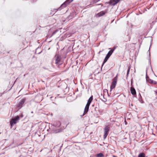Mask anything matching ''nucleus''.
<instances>
[{"instance_id":"1","label":"nucleus","mask_w":157,"mask_h":157,"mask_svg":"<svg viewBox=\"0 0 157 157\" xmlns=\"http://www.w3.org/2000/svg\"><path fill=\"white\" fill-rule=\"evenodd\" d=\"M93 100V96H91L90 97V98H89L87 103L86 106V107H85L84 111V113H83V115H84L87 112H88L89 109V107L90 105V103H91L92 100Z\"/></svg>"},{"instance_id":"2","label":"nucleus","mask_w":157,"mask_h":157,"mask_svg":"<svg viewBox=\"0 0 157 157\" xmlns=\"http://www.w3.org/2000/svg\"><path fill=\"white\" fill-rule=\"evenodd\" d=\"M54 59L55 61V63L57 65H59L60 64L61 60V56L59 55H56L54 57Z\"/></svg>"},{"instance_id":"3","label":"nucleus","mask_w":157,"mask_h":157,"mask_svg":"<svg viewBox=\"0 0 157 157\" xmlns=\"http://www.w3.org/2000/svg\"><path fill=\"white\" fill-rule=\"evenodd\" d=\"M20 119V117L19 116H17L13 118L10 121V124L12 126L13 125L17 123V121Z\"/></svg>"},{"instance_id":"4","label":"nucleus","mask_w":157,"mask_h":157,"mask_svg":"<svg viewBox=\"0 0 157 157\" xmlns=\"http://www.w3.org/2000/svg\"><path fill=\"white\" fill-rule=\"evenodd\" d=\"M109 128V127L108 126L106 125L105 126L104 128V139L106 138L108 134Z\"/></svg>"},{"instance_id":"5","label":"nucleus","mask_w":157,"mask_h":157,"mask_svg":"<svg viewBox=\"0 0 157 157\" xmlns=\"http://www.w3.org/2000/svg\"><path fill=\"white\" fill-rule=\"evenodd\" d=\"M49 128L52 130L54 132L57 133L58 132V129H57V127L54 124H50L49 125Z\"/></svg>"},{"instance_id":"6","label":"nucleus","mask_w":157,"mask_h":157,"mask_svg":"<svg viewBox=\"0 0 157 157\" xmlns=\"http://www.w3.org/2000/svg\"><path fill=\"white\" fill-rule=\"evenodd\" d=\"M73 0H72L71 1H69L68 0H67L64 3H63L61 6V7L58 8L59 10H60V8H63L66 7V6L70 3L72 2Z\"/></svg>"},{"instance_id":"7","label":"nucleus","mask_w":157,"mask_h":157,"mask_svg":"<svg viewBox=\"0 0 157 157\" xmlns=\"http://www.w3.org/2000/svg\"><path fill=\"white\" fill-rule=\"evenodd\" d=\"M112 54H111L110 52H108V54L106 55V56L104 60L103 63L102 65V67L103 66V65L107 61L108 59L110 57V56H111V55Z\"/></svg>"},{"instance_id":"8","label":"nucleus","mask_w":157,"mask_h":157,"mask_svg":"<svg viewBox=\"0 0 157 157\" xmlns=\"http://www.w3.org/2000/svg\"><path fill=\"white\" fill-rule=\"evenodd\" d=\"M117 83L116 79L115 80H113V82H112L111 85L110 86V90L111 91L112 90L114 89L116 86Z\"/></svg>"},{"instance_id":"9","label":"nucleus","mask_w":157,"mask_h":157,"mask_svg":"<svg viewBox=\"0 0 157 157\" xmlns=\"http://www.w3.org/2000/svg\"><path fill=\"white\" fill-rule=\"evenodd\" d=\"M25 99L24 98L22 99L18 103V104H17V106L18 107H20V108H21L24 102H25Z\"/></svg>"},{"instance_id":"10","label":"nucleus","mask_w":157,"mask_h":157,"mask_svg":"<svg viewBox=\"0 0 157 157\" xmlns=\"http://www.w3.org/2000/svg\"><path fill=\"white\" fill-rule=\"evenodd\" d=\"M121 0H111L110 1V4L113 6Z\"/></svg>"},{"instance_id":"11","label":"nucleus","mask_w":157,"mask_h":157,"mask_svg":"<svg viewBox=\"0 0 157 157\" xmlns=\"http://www.w3.org/2000/svg\"><path fill=\"white\" fill-rule=\"evenodd\" d=\"M106 12L105 11H102L98 13V15L99 17H101L105 14Z\"/></svg>"},{"instance_id":"12","label":"nucleus","mask_w":157,"mask_h":157,"mask_svg":"<svg viewBox=\"0 0 157 157\" xmlns=\"http://www.w3.org/2000/svg\"><path fill=\"white\" fill-rule=\"evenodd\" d=\"M131 92L132 94L133 95H135L136 94V91L135 89L133 88H131Z\"/></svg>"},{"instance_id":"13","label":"nucleus","mask_w":157,"mask_h":157,"mask_svg":"<svg viewBox=\"0 0 157 157\" xmlns=\"http://www.w3.org/2000/svg\"><path fill=\"white\" fill-rule=\"evenodd\" d=\"M149 82L151 83L154 84H156L157 83V82L155 81H154L152 79H150L149 81Z\"/></svg>"},{"instance_id":"14","label":"nucleus","mask_w":157,"mask_h":157,"mask_svg":"<svg viewBox=\"0 0 157 157\" xmlns=\"http://www.w3.org/2000/svg\"><path fill=\"white\" fill-rule=\"evenodd\" d=\"M54 124L55 125V126H56L58 128L60 126L61 123L60 122L58 121L56 122Z\"/></svg>"},{"instance_id":"15","label":"nucleus","mask_w":157,"mask_h":157,"mask_svg":"<svg viewBox=\"0 0 157 157\" xmlns=\"http://www.w3.org/2000/svg\"><path fill=\"white\" fill-rule=\"evenodd\" d=\"M97 157H103L104 155L102 153H100L97 154L96 155Z\"/></svg>"},{"instance_id":"16","label":"nucleus","mask_w":157,"mask_h":157,"mask_svg":"<svg viewBox=\"0 0 157 157\" xmlns=\"http://www.w3.org/2000/svg\"><path fill=\"white\" fill-rule=\"evenodd\" d=\"M138 157H145V154L143 153H140Z\"/></svg>"},{"instance_id":"17","label":"nucleus","mask_w":157,"mask_h":157,"mask_svg":"<svg viewBox=\"0 0 157 157\" xmlns=\"http://www.w3.org/2000/svg\"><path fill=\"white\" fill-rule=\"evenodd\" d=\"M115 49H116V48L114 47L109 52H110L111 54H112L113 52L115 50Z\"/></svg>"},{"instance_id":"18","label":"nucleus","mask_w":157,"mask_h":157,"mask_svg":"<svg viewBox=\"0 0 157 157\" xmlns=\"http://www.w3.org/2000/svg\"><path fill=\"white\" fill-rule=\"evenodd\" d=\"M117 75H117L113 79V80H115V79L116 80V81H117Z\"/></svg>"},{"instance_id":"19","label":"nucleus","mask_w":157,"mask_h":157,"mask_svg":"<svg viewBox=\"0 0 157 157\" xmlns=\"http://www.w3.org/2000/svg\"><path fill=\"white\" fill-rule=\"evenodd\" d=\"M130 68L129 67L128 68V71H127V76H128V75L129 74V72L130 71Z\"/></svg>"},{"instance_id":"20","label":"nucleus","mask_w":157,"mask_h":157,"mask_svg":"<svg viewBox=\"0 0 157 157\" xmlns=\"http://www.w3.org/2000/svg\"><path fill=\"white\" fill-rule=\"evenodd\" d=\"M155 92L156 94L157 95V90L155 91Z\"/></svg>"},{"instance_id":"21","label":"nucleus","mask_w":157,"mask_h":157,"mask_svg":"<svg viewBox=\"0 0 157 157\" xmlns=\"http://www.w3.org/2000/svg\"><path fill=\"white\" fill-rule=\"evenodd\" d=\"M149 56H150V52L149 51Z\"/></svg>"},{"instance_id":"22","label":"nucleus","mask_w":157,"mask_h":157,"mask_svg":"<svg viewBox=\"0 0 157 157\" xmlns=\"http://www.w3.org/2000/svg\"><path fill=\"white\" fill-rule=\"evenodd\" d=\"M31 113H33V112H31Z\"/></svg>"},{"instance_id":"23","label":"nucleus","mask_w":157,"mask_h":157,"mask_svg":"<svg viewBox=\"0 0 157 157\" xmlns=\"http://www.w3.org/2000/svg\"><path fill=\"white\" fill-rule=\"evenodd\" d=\"M149 50H150V49H149ZM148 51H150L149 50Z\"/></svg>"},{"instance_id":"24","label":"nucleus","mask_w":157,"mask_h":157,"mask_svg":"<svg viewBox=\"0 0 157 157\" xmlns=\"http://www.w3.org/2000/svg\"><path fill=\"white\" fill-rule=\"evenodd\" d=\"M21 117H22V116L21 115Z\"/></svg>"},{"instance_id":"25","label":"nucleus","mask_w":157,"mask_h":157,"mask_svg":"<svg viewBox=\"0 0 157 157\" xmlns=\"http://www.w3.org/2000/svg\"><path fill=\"white\" fill-rule=\"evenodd\" d=\"M34 0H33V1H34Z\"/></svg>"}]
</instances>
